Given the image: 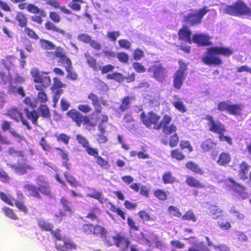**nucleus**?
<instances>
[{"instance_id": "e2e57ef3", "label": "nucleus", "mask_w": 251, "mask_h": 251, "mask_svg": "<svg viewBox=\"0 0 251 251\" xmlns=\"http://www.w3.org/2000/svg\"><path fill=\"white\" fill-rule=\"evenodd\" d=\"M116 56L120 62L126 64L129 60L128 55L125 52H121L116 54Z\"/></svg>"}, {"instance_id": "de8ad7c7", "label": "nucleus", "mask_w": 251, "mask_h": 251, "mask_svg": "<svg viewBox=\"0 0 251 251\" xmlns=\"http://www.w3.org/2000/svg\"><path fill=\"white\" fill-rule=\"evenodd\" d=\"M106 78L108 79L115 80L118 82H123L126 78L123 76V75L118 73H113L111 74H108L106 75Z\"/></svg>"}, {"instance_id": "7ed1b4c3", "label": "nucleus", "mask_w": 251, "mask_h": 251, "mask_svg": "<svg viewBox=\"0 0 251 251\" xmlns=\"http://www.w3.org/2000/svg\"><path fill=\"white\" fill-rule=\"evenodd\" d=\"M221 10L231 16L251 17V8L242 0H237L231 4L226 5L221 8Z\"/></svg>"}, {"instance_id": "9b49d317", "label": "nucleus", "mask_w": 251, "mask_h": 251, "mask_svg": "<svg viewBox=\"0 0 251 251\" xmlns=\"http://www.w3.org/2000/svg\"><path fill=\"white\" fill-rule=\"evenodd\" d=\"M84 56L86 59V63L94 71L100 70L102 74H105L112 71L114 68V67L111 64L101 67L97 62L96 59L88 53H85Z\"/></svg>"}, {"instance_id": "ea45409f", "label": "nucleus", "mask_w": 251, "mask_h": 251, "mask_svg": "<svg viewBox=\"0 0 251 251\" xmlns=\"http://www.w3.org/2000/svg\"><path fill=\"white\" fill-rule=\"evenodd\" d=\"M7 153L9 155L14 158H22L23 159L25 157V154L22 151L17 150L14 148H8Z\"/></svg>"}, {"instance_id": "f03ea898", "label": "nucleus", "mask_w": 251, "mask_h": 251, "mask_svg": "<svg viewBox=\"0 0 251 251\" xmlns=\"http://www.w3.org/2000/svg\"><path fill=\"white\" fill-rule=\"evenodd\" d=\"M234 52L232 49L228 47L214 46L206 49L205 55L201 58V61L209 66H219L223 63L222 59L218 55L229 57Z\"/></svg>"}, {"instance_id": "8fccbe9b", "label": "nucleus", "mask_w": 251, "mask_h": 251, "mask_svg": "<svg viewBox=\"0 0 251 251\" xmlns=\"http://www.w3.org/2000/svg\"><path fill=\"white\" fill-rule=\"evenodd\" d=\"M168 211L170 216L177 218H181L182 215L179 209L176 206L171 205L169 206Z\"/></svg>"}, {"instance_id": "473e14b6", "label": "nucleus", "mask_w": 251, "mask_h": 251, "mask_svg": "<svg viewBox=\"0 0 251 251\" xmlns=\"http://www.w3.org/2000/svg\"><path fill=\"white\" fill-rule=\"evenodd\" d=\"M25 112L27 118L30 120L33 124L37 125V120L39 118V115L38 112L35 110H33L30 111L28 108H25Z\"/></svg>"}, {"instance_id": "69168bd1", "label": "nucleus", "mask_w": 251, "mask_h": 251, "mask_svg": "<svg viewBox=\"0 0 251 251\" xmlns=\"http://www.w3.org/2000/svg\"><path fill=\"white\" fill-rule=\"evenodd\" d=\"M37 98L39 102L41 103H46L48 100V98L47 94L44 90H38Z\"/></svg>"}, {"instance_id": "603ef678", "label": "nucleus", "mask_w": 251, "mask_h": 251, "mask_svg": "<svg viewBox=\"0 0 251 251\" xmlns=\"http://www.w3.org/2000/svg\"><path fill=\"white\" fill-rule=\"evenodd\" d=\"M2 210L4 214L9 218L14 220L19 219L18 217L14 212L13 209L9 207H5L2 208Z\"/></svg>"}, {"instance_id": "7c9ffc66", "label": "nucleus", "mask_w": 251, "mask_h": 251, "mask_svg": "<svg viewBox=\"0 0 251 251\" xmlns=\"http://www.w3.org/2000/svg\"><path fill=\"white\" fill-rule=\"evenodd\" d=\"M37 225L41 230L44 231H50L52 230L53 228V225L50 223H49L45 220L39 218L37 220Z\"/></svg>"}, {"instance_id": "6e6d98bb", "label": "nucleus", "mask_w": 251, "mask_h": 251, "mask_svg": "<svg viewBox=\"0 0 251 251\" xmlns=\"http://www.w3.org/2000/svg\"><path fill=\"white\" fill-rule=\"evenodd\" d=\"M173 105L176 109L178 111L181 113H185L186 112V108L185 105L183 104L181 100H177L174 101L172 103Z\"/></svg>"}, {"instance_id": "79ce46f5", "label": "nucleus", "mask_w": 251, "mask_h": 251, "mask_svg": "<svg viewBox=\"0 0 251 251\" xmlns=\"http://www.w3.org/2000/svg\"><path fill=\"white\" fill-rule=\"evenodd\" d=\"M153 195L155 198L162 201H165L168 198L167 192L160 189L155 190L153 192Z\"/></svg>"}, {"instance_id": "a878e982", "label": "nucleus", "mask_w": 251, "mask_h": 251, "mask_svg": "<svg viewBox=\"0 0 251 251\" xmlns=\"http://www.w3.org/2000/svg\"><path fill=\"white\" fill-rule=\"evenodd\" d=\"M185 183L188 186L192 188L199 189L204 187V184L192 176H186Z\"/></svg>"}, {"instance_id": "423d86ee", "label": "nucleus", "mask_w": 251, "mask_h": 251, "mask_svg": "<svg viewBox=\"0 0 251 251\" xmlns=\"http://www.w3.org/2000/svg\"><path fill=\"white\" fill-rule=\"evenodd\" d=\"M18 7L21 10L25 9L30 13L39 15L32 16L31 20L32 22L39 25H41L43 22V18L47 16L46 12L43 9L40 8L33 3H21L18 5Z\"/></svg>"}, {"instance_id": "a19ab883", "label": "nucleus", "mask_w": 251, "mask_h": 251, "mask_svg": "<svg viewBox=\"0 0 251 251\" xmlns=\"http://www.w3.org/2000/svg\"><path fill=\"white\" fill-rule=\"evenodd\" d=\"M171 156L177 161H181L185 158V155L178 149L171 151Z\"/></svg>"}, {"instance_id": "dca6fc26", "label": "nucleus", "mask_w": 251, "mask_h": 251, "mask_svg": "<svg viewBox=\"0 0 251 251\" xmlns=\"http://www.w3.org/2000/svg\"><path fill=\"white\" fill-rule=\"evenodd\" d=\"M87 98L92 102V104L95 108V112L96 113H100L102 110V107L100 105L101 104L103 106L107 105V101L103 100L102 98H99L98 96L94 93H90Z\"/></svg>"}, {"instance_id": "a18cd8bd", "label": "nucleus", "mask_w": 251, "mask_h": 251, "mask_svg": "<svg viewBox=\"0 0 251 251\" xmlns=\"http://www.w3.org/2000/svg\"><path fill=\"white\" fill-rule=\"evenodd\" d=\"M139 217L143 221H154L155 217L151 216L150 214L145 210H140L138 213Z\"/></svg>"}, {"instance_id": "cd10ccee", "label": "nucleus", "mask_w": 251, "mask_h": 251, "mask_svg": "<svg viewBox=\"0 0 251 251\" xmlns=\"http://www.w3.org/2000/svg\"><path fill=\"white\" fill-rule=\"evenodd\" d=\"M243 106L241 103L230 104L228 113L236 116H241L242 114Z\"/></svg>"}, {"instance_id": "c85d7f7f", "label": "nucleus", "mask_w": 251, "mask_h": 251, "mask_svg": "<svg viewBox=\"0 0 251 251\" xmlns=\"http://www.w3.org/2000/svg\"><path fill=\"white\" fill-rule=\"evenodd\" d=\"M173 134L170 137V140L168 141L166 139H162V143L164 145H167L169 144V146L171 148H175L176 147L179 141V138L177 133L175 132L173 133Z\"/></svg>"}, {"instance_id": "c756f323", "label": "nucleus", "mask_w": 251, "mask_h": 251, "mask_svg": "<svg viewBox=\"0 0 251 251\" xmlns=\"http://www.w3.org/2000/svg\"><path fill=\"white\" fill-rule=\"evenodd\" d=\"M231 159L229 153L223 152L220 154L217 163L221 166H226L231 161Z\"/></svg>"}, {"instance_id": "9d476101", "label": "nucleus", "mask_w": 251, "mask_h": 251, "mask_svg": "<svg viewBox=\"0 0 251 251\" xmlns=\"http://www.w3.org/2000/svg\"><path fill=\"white\" fill-rule=\"evenodd\" d=\"M148 72L152 74V77L158 82L165 81L167 76L168 71L161 63H155L149 69Z\"/></svg>"}, {"instance_id": "2eb2a0df", "label": "nucleus", "mask_w": 251, "mask_h": 251, "mask_svg": "<svg viewBox=\"0 0 251 251\" xmlns=\"http://www.w3.org/2000/svg\"><path fill=\"white\" fill-rule=\"evenodd\" d=\"M114 245L120 248L122 251H126L130 243L129 239L121 233H117L112 237Z\"/></svg>"}, {"instance_id": "4d7b16f0", "label": "nucleus", "mask_w": 251, "mask_h": 251, "mask_svg": "<svg viewBox=\"0 0 251 251\" xmlns=\"http://www.w3.org/2000/svg\"><path fill=\"white\" fill-rule=\"evenodd\" d=\"M76 140L85 149L89 145V143L87 139L81 134H77L76 135Z\"/></svg>"}, {"instance_id": "37998d69", "label": "nucleus", "mask_w": 251, "mask_h": 251, "mask_svg": "<svg viewBox=\"0 0 251 251\" xmlns=\"http://www.w3.org/2000/svg\"><path fill=\"white\" fill-rule=\"evenodd\" d=\"M215 144L210 139H208L203 141L201 146V149L205 152L211 150Z\"/></svg>"}, {"instance_id": "f257e3e1", "label": "nucleus", "mask_w": 251, "mask_h": 251, "mask_svg": "<svg viewBox=\"0 0 251 251\" xmlns=\"http://www.w3.org/2000/svg\"><path fill=\"white\" fill-rule=\"evenodd\" d=\"M141 120L144 126L149 129L158 130L162 128L163 133L166 135H170L177 130V127L174 124H170L172 118L168 115H165L159 122L160 117L153 111H149L146 113L142 112L140 115Z\"/></svg>"}, {"instance_id": "c03bdc74", "label": "nucleus", "mask_w": 251, "mask_h": 251, "mask_svg": "<svg viewBox=\"0 0 251 251\" xmlns=\"http://www.w3.org/2000/svg\"><path fill=\"white\" fill-rule=\"evenodd\" d=\"M217 225L222 230H228L231 228L230 223L226 219L223 218L217 222Z\"/></svg>"}, {"instance_id": "6ab92c4d", "label": "nucleus", "mask_w": 251, "mask_h": 251, "mask_svg": "<svg viewBox=\"0 0 251 251\" xmlns=\"http://www.w3.org/2000/svg\"><path fill=\"white\" fill-rule=\"evenodd\" d=\"M210 37L203 34H195L193 36L192 42L199 47L208 46L212 45Z\"/></svg>"}, {"instance_id": "1a4fd4ad", "label": "nucleus", "mask_w": 251, "mask_h": 251, "mask_svg": "<svg viewBox=\"0 0 251 251\" xmlns=\"http://www.w3.org/2000/svg\"><path fill=\"white\" fill-rule=\"evenodd\" d=\"M49 17L51 21H47L45 24V27L47 30L52 31L59 33L62 35L66 34L65 31L55 25L52 22L58 24L61 21L60 15L55 11L49 12Z\"/></svg>"}, {"instance_id": "72a5a7b5", "label": "nucleus", "mask_w": 251, "mask_h": 251, "mask_svg": "<svg viewBox=\"0 0 251 251\" xmlns=\"http://www.w3.org/2000/svg\"><path fill=\"white\" fill-rule=\"evenodd\" d=\"M41 48L46 50H53L55 49V45L50 41L44 39L39 40Z\"/></svg>"}, {"instance_id": "f704fd0d", "label": "nucleus", "mask_w": 251, "mask_h": 251, "mask_svg": "<svg viewBox=\"0 0 251 251\" xmlns=\"http://www.w3.org/2000/svg\"><path fill=\"white\" fill-rule=\"evenodd\" d=\"M223 212V210L217 205H213L210 207V215L214 220L220 218Z\"/></svg>"}, {"instance_id": "338daca9", "label": "nucleus", "mask_w": 251, "mask_h": 251, "mask_svg": "<svg viewBox=\"0 0 251 251\" xmlns=\"http://www.w3.org/2000/svg\"><path fill=\"white\" fill-rule=\"evenodd\" d=\"M95 159L97 164L101 168H107L109 166L108 162L101 156L98 155Z\"/></svg>"}, {"instance_id": "5fc2aeb1", "label": "nucleus", "mask_w": 251, "mask_h": 251, "mask_svg": "<svg viewBox=\"0 0 251 251\" xmlns=\"http://www.w3.org/2000/svg\"><path fill=\"white\" fill-rule=\"evenodd\" d=\"M15 205L20 211L23 212L24 214H27L28 213V208L25 205L23 201L16 200L15 201Z\"/></svg>"}, {"instance_id": "3c124183", "label": "nucleus", "mask_w": 251, "mask_h": 251, "mask_svg": "<svg viewBox=\"0 0 251 251\" xmlns=\"http://www.w3.org/2000/svg\"><path fill=\"white\" fill-rule=\"evenodd\" d=\"M94 224H84L81 228V231L86 235H92Z\"/></svg>"}, {"instance_id": "49530a36", "label": "nucleus", "mask_w": 251, "mask_h": 251, "mask_svg": "<svg viewBox=\"0 0 251 251\" xmlns=\"http://www.w3.org/2000/svg\"><path fill=\"white\" fill-rule=\"evenodd\" d=\"M39 111L40 113L41 116L45 118L48 119L50 117V113L49 108L47 105L41 104L39 107Z\"/></svg>"}, {"instance_id": "0eeeda50", "label": "nucleus", "mask_w": 251, "mask_h": 251, "mask_svg": "<svg viewBox=\"0 0 251 251\" xmlns=\"http://www.w3.org/2000/svg\"><path fill=\"white\" fill-rule=\"evenodd\" d=\"M66 115L77 127H80L82 125L89 127H94L95 126L88 116L83 115L75 109L73 108L69 110Z\"/></svg>"}, {"instance_id": "4468645a", "label": "nucleus", "mask_w": 251, "mask_h": 251, "mask_svg": "<svg viewBox=\"0 0 251 251\" xmlns=\"http://www.w3.org/2000/svg\"><path fill=\"white\" fill-rule=\"evenodd\" d=\"M5 115L18 123L21 121L23 125L26 126L27 129H30L31 128L28 123L24 118L22 113L18 108L12 107L9 108Z\"/></svg>"}, {"instance_id": "58836bf2", "label": "nucleus", "mask_w": 251, "mask_h": 251, "mask_svg": "<svg viewBox=\"0 0 251 251\" xmlns=\"http://www.w3.org/2000/svg\"><path fill=\"white\" fill-rule=\"evenodd\" d=\"M83 3V0H72L68 4V6L73 11H79L81 9V4Z\"/></svg>"}, {"instance_id": "c9c22d12", "label": "nucleus", "mask_w": 251, "mask_h": 251, "mask_svg": "<svg viewBox=\"0 0 251 251\" xmlns=\"http://www.w3.org/2000/svg\"><path fill=\"white\" fill-rule=\"evenodd\" d=\"M15 20L18 22V25L21 27H25L27 24V20L25 15L21 13H18L16 16Z\"/></svg>"}, {"instance_id": "5701e85b", "label": "nucleus", "mask_w": 251, "mask_h": 251, "mask_svg": "<svg viewBox=\"0 0 251 251\" xmlns=\"http://www.w3.org/2000/svg\"><path fill=\"white\" fill-rule=\"evenodd\" d=\"M228 180L231 184V187L232 189L241 196L243 199H245L247 195V193L245 192L246 187L236 182L232 178H228Z\"/></svg>"}, {"instance_id": "393cba45", "label": "nucleus", "mask_w": 251, "mask_h": 251, "mask_svg": "<svg viewBox=\"0 0 251 251\" xmlns=\"http://www.w3.org/2000/svg\"><path fill=\"white\" fill-rule=\"evenodd\" d=\"M186 74L175 72L173 76V86L176 89H180L185 79Z\"/></svg>"}, {"instance_id": "bb28decb", "label": "nucleus", "mask_w": 251, "mask_h": 251, "mask_svg": "<svg viewBox=\"0 0 251 251\" xmlns=\"http://www.w3.org/2000/svg\"><path fill=\"white\" fill-rule=\"evenodd\" d=\"M136 98L134 96H126L124 97L121 100V104L119 106V109L121 112H125L127 110L129 107L131 103V101L135 100Z\"/></svg>"}, {"instance_id": "864d4df0", "label": "nucleus", "mask_w": 251, "mask_h": 251, "mask_svg": "<svg viewBox=\"0 0 251 251\" xmlns=\"http://www.w3.org/2000/svg\"><path fill=\"white\" fill-rule=\"evenodd\" d=\"M181 219L185 221H192L193 222H196L197 220L195 214L190 210L187 211L183 215H181Z\"/></svg>"}, {"instance_id": "bf43d9fd", "label": "nucleus", "mask_w": 251, "mask_h": 251, "mask_svg": "<svg viewBox=\"0 0 251 251\" xmlns=\"http://www.w3.org/2000/svg\"><path fill=\"white\" fill-rule=\"evenodd\" d=\"M179 146L181 150L187 149L189 152L193 151V147L190 142L188 140H181L179 143Z\"/></svg>"}, {"instance_id": "f3484780", "label": "nucleus", "mask_w": 251, "mask_h": 251, "mask_svg": "<svg viewBox=\"0 0 251 251\" xmlns=\"http://www.w3.org/2000/svg\"><path fill=\"white\" fill-rule=\"evenodd\" d=\"M107 231L104 227L98 224H94L92 235L99 236L103 240L105 244L108 246H111L113 244L108 239L109 237L107 236Z\"/></svg>"}, {"instance_id": "09e8293b", "label": "nucleus", "mask_w": 251, "mask_h": 251, "mask_svg": "<svg viewBox=\"0 0 251 251\" xmlns=\"http://www.w3.org/2000/svg\"><path fill=\"white\" fill-rule=\"evenodd\" d=\"M64 177L66 181L69 183V184L74 187H76L78 185L77 181L73 176L69 174V173L65 172L64 173Z\"/></svg>"}, {"instance_id": "20e7f679", "label": "nucleus", "mask_w": 251, "mask_h": 251, "mask_svg": "<svg viewBox=\"0 0 251 251\" xmlns=\"http://www.w3.org/2000/svg\"><path fill=\"white\" fill-rule=\"evenodd\" d=\"M204 119L209 122L207 124L209 126V130L213 133L218 134L220 142H226L229 145H232V138L228 135H224V133L226 131V128L222 123L214 121L213 117L210 115H206Z\"/></svg>"}, {"instance_id": "412c9836", "label": "nucleus", "mask_w": 251, "mask_h": 251, "mask_svg": "<svg viewBox=\"0 0 251 251\" xmlns=\"http://www.w3.org/2000/svg\"><path fill=\"white\" fill-rule=\"evenodd\" d=\"M23 160L24 161L22 164L18 163V165H10V166L11 168L14 170L16 173L19 175H23L25 174L27 170H32L33 168L28 165L25 162L26 159L23 158Z\"/></svg>"}, {"instance_id": "0e129e2a", "label": "nucleus", "mask_w": 251, "mask_h": 251, "mask_svg": "<svg viewBox=\"0 0 251 251\" xmlns=\"http://www.w3.org/2000/svg\"><path fill=\"white\" fill-rule=\"evenodd\" d=\"M65 69L68 73L67 78L71 80H75L77 78V74L72 71L73 66L72 65L69 66H65Z\"/></svg>"}, {"instance_id": "680f3d73", "label": "nucleus", "mask_w": 251, "mask_h": 251, "mask_svg": "<svg viewBox=\"0 0 251 251\" xmlns=\"http://www.w3.org/2000/svg\"><path fill=\"white\" fill-rule=\"evenodd\" d=\"M229 212L231 214L235 215L236 218L239 220H242L245 217V215L237 210L234 206L231 208V209L229 210Z\"/></svg>"}, {"instance_id": "4be33fe9", "label": "nucleus", "mask_w": 251, "mask_h": 251, "mask_svg": "<svg viewBox=\"0 0 251 251\" xmlns=\"http://www.w3.org/2000/svg\"><path fill=\"white\" fill-rule=\"evenodd\" d=\"M129 187L135 192H139L141 195L146 198L150 197V188L146 185H141L140 183H134L131 184Z\"/></svg>"}, {"instance_id": "052dcab7", "label": "nucleus", "mask_w": 251, "mask_h": 251, "mask_svg": "<svg viewBox=\"0 0 251 251\" xmlns=\"http://www.w3.org/2000/svg\"><path fill=\"white\" fill-rule=\"evenodd\" d=\"M230 104L226 101H222L218 103L217 109L219 111L228 112Z\"/></svg>"}, {"instance_id": "6e6552de", "label": "nucleus", "mask_w": 251, "mask_h": 251, "mask_svg": "<svg viewBox=\"0 0 251 251\" xmlns=\"http://www.w3.org/2000/svg\"><path fill=\"white\" fill-rule=\"evenodd\" d=\"M30 74L34 82L40 83L35 85L36 90H44L50 85V78L46 73H40L37 69H33L31 70Z\"/></svg>"}, {"instance_id": "b1692460", "label": "nucleus", "mask_w": 251, "mask_h": 251, "mask_svg": "<svg viewBox=\"0 0 251 251\" xmlns=\"http://www.w3.org/2000/svg\"><path fill=\"white\" fill-rule=\"evenodd\" d=\"M250 165L246 161H242L239 164V170L238 175L240 180L245 181L248 179L247 174Z\"/></svg>"}, {"instance_id": "13d9d810", "label": "nucleus", "mask_w": 251, "mask_h": 251, "mask_svg": "<svg viewBox=\"0 0 251 251\" xmlns=\"http://www.w3.org/2000/svg\"><path fill=\"white\" fill-rule=\"evenodd\" d=\"M110 210L111 211L116 213L118 215L120 216L122 219L125 220V213L123 211H122L120 208L116 207V206L115 205L112 203H110Z\"/></svg>"}, {"instance_id": "f8f14e48", "label": "nucleus", "mask_w": 251, "mask_h": 251, "mask_svg": "<svg viewBox=\"0 0 251 251\" xmlns=\"http://www.w3.org/2000/svg\"><path fill=\"white\" fill-rule=\"evenodd\" d=\"M209 11L207 7L204 6L195 13H189L185 17V21L191 26L201 23L203 16Z\"/></svg>"}, {"instance_id": "e433bc0d", "label": "nucleus", "mask_w": 251, "mask_h": 251, "mask_svg": "<svg viewBox=\"0 0 251 251\" xmlns=\"http://www.w3.org/2000/svg\"><path fill=\"white\" fill-rule=\"evenodd\" d=\"M100 209L98 207H93L92 210L90 211L85 216V218L91 220L92 221H99L98 214L100 213Z\"/></svg>"}, {"instance_id": "39448f33", "label": "nucleus", "mask_w": 251, "mask_h": 251, "mask_svg": "<svg viewBox=\"0 0 251 251\" xmlns=\"http://www.w3.org/2000/svg\"><path fill=\"white\" fill-rule=\"evenodd\" d=\"M23 190L28 197L38 200L42 198L40 193L45 196L51 195L50 185L46 181H43L42 184L38 187L32 184H26L23 186Z\"/></svg>"}, {"instance_id": "ddd939ff", "label": "nucleus", "mask_w": 251, "mask_h": 251, "mask_svg": "<svg viewBox=\"0 0 251 251\" xmlns=\"http://www.w3.org/2000/svg\"><path fill=\"white\" fill-rule=\"evenodd\" d=\"M60 203L63 209H60L59 213L55 214L54 217L58 221L61 222L62 220V217L67 216V215L72 216L73 214V211L70 206V202L65 197H62L60 199Z\"/></svg>"}, {"instance_id": "4c0bfd02", "label": "nucleus", "mask_w": 251, "mask_h": 251, "mask_svg": "<svg viewBox=\"0 0 251 251\" xmlns=\"http://www.w3.org/2000/svg\"><path fill=\"white\" fill-rule=\"evenodd\" d=\"M162 180L163 183L165 184H173L176 182V178L170 172H167L163 175Z\"/></svg>"}, {"instance_id": "2f4dec72", "label": "nucleus", "mask_w": 251, "mask_h": 251, "mask_svg": "<svg viewBox=\"0 0 251 251\" xmlns=\"http://www.w3.org/2000/svg\"><path fill=\"white\" fill-rule=\"evenodd\" d=\"M185 167L187 169L194 173L195 174L202 175L203 174V170L199 166L193 161H189L185 164Z\"/></svg>"}, {"instance_id": "aec40b11", "label": "nucleus", "mask_w": 251, "mask_h": 251, "mask_svg": "<svg viewBox=\"0 0 251 251\" xmlns=\"http://www.w3.org/2000/svg\"><path fill=\"white\" fill-rule=\"evenodd\" d=\"M179 40L185 41L186 43L191 44L192 38H191L192 32L188 26L184 25L179 29L178 32Z\"/></svg>"}, {"instance_id": "774afa93", "label": "nucleus", "mask_w": 251, "mask_h": 251, "mask_svg": "<svg viewBox=\"0 0 251 251\" xmlns=\"http://www.w3.org/2000/svg\"><path fill=\"white\" fill-rule=\"evenodd\" d=\"M57 140L62 142L65 145H68L69 143L70 137L64 133H61L58 135H56Z\"/></svg>"}, {"instance_id": "a211bd4d", "label": "nucleus", "mask_w": 251, "mask_h": 251, "mask_svg": "<svg viewBox=\"0 0 251 251\" xmlns=\"http://www.w3.org/2000/svg\"><path fill=\"white\" fill-rule=\"evenodd\" d=\"M63 244L55 242V247L58 251H73L77 249V245L72 241L64 238L62 240Z\"/></svg>"}]
</instances>
